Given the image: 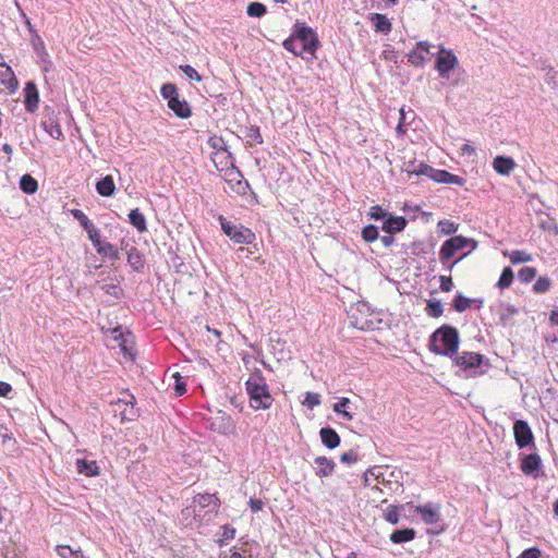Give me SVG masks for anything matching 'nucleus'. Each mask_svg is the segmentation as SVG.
Wrapping results in <instances>:
<instances>
[{
    "label": "nucleus",
    "instance_id": "nucleus-1",
    "mask_svg": "<svg viewBox=\"0 0 558 558\" xmlns=\"http://www.w3.org/2000/svg\"><path fill=\"white\" fill-rule=\"evenodd\" d=\"M459 343L458 329L444 325L430 336L429 350L435 354L453 357L458 353Z\"/></svg>",
    "mask_w": 558,
    "mask_h": 558
},
{
    "label": "nucleus",
    "instance_id": "nucleus-2",
    "mask_svg": "<svg viewBox=\"0 0 558 558\" xmlns=\"http://www.w3.org/2000/svg\"><path fill=\"white\" fill-rule=\"evenodd\" d=\"M250 404L255 410H267L271 407L274 398L271 397L266 379L259 369L252 373L245 383Z\"/></svg>",
    "mask_w": 558,
    "mask_h": 558
},
{
    "label": "nucleus",
    "instance_id": "nucleus-3",
    "mask_svg": "<svg viewBox=\"0 0 558 558\" xmlns=\"http://www.w3.org/2000/svg\"><path fill=\"white\" fill-rule=\"evenodd\" d=\"M404 171L408 173L409 177H411L412 174L426 175L438 183L454 184L459 186H462L465 183V180L462 177L452 174L446 170L434 169L430 166L423 162L420 163L418 166H415L414 161H410L405 165Z\"/></svg>",
    "mask_w": 558,
    "mask_h": 558
},
{
    "label": "nucleus",
    "instance_id": "nucleus-4",
    "mask_svg": "<svg viewBox=\"0 0 558 558\" xmlns=\"http://www.w3.org/2000/svg\"><path fill=\"white\" fill-rule=\"evenodd\" d=\"M219 221L223 233L238 244H252L255 241V233L241 225H234L220 216Z\"/></svg>",
    "mask_w": 558,
    "mask_h": 558
},
{
    "label": "nucleus",
    "instance_id": "nucleus-5",
    "mask_svg": "<svg viewBox=\"0 0 558 558\" xmlns=\"http://www.w3.org/2000/svg\"><path fill=\"white\" fill-rule=\"evenodd\" d=\"M293 36L302 43V51L314 54L319 46L316 33L305 23L296 22L294 25Z\"/></svg>",
    "mask_w": 558,
    "mask_h": 558
},
{
    "label": "nucleus",
    "instance_id": "nucleus-6",
    "mask_svg": "<svg viewBox=\"0 0 558 558\" xmlns=\"http://www.w3.org/2000/svg\"><path fill=\"white\" fill-rule=\"evenodd\" d=\"M456 365L463 372H470L472 375H476V368L481 367L484 363V355L475 352L464 351L454 356Z\"/></svg>",
    "mask_w": 558,
    "mask_h": 558
},
{
    "label": "nucleus",
    "instance_id": "nucleus-7",
    "mask_svg": "<svg viewBox=\"0 0 558 558\" xmlns=\"http://www.w3.org/2000/svg\"><path fill=\"white\" fill-rule=\"evenodd\" d=\"M194 508L192 512L195 514V517H201V510L205 509L206 513H214L217 512L220 501L219 499L211 494H198L193 499ZM186 513H191L190 508H186Z\"/></svg>",
    "mask_w": 558,
    "mask_h": 558
},
{
    "label": "nucleus",
    "instance_id": "nucleus-8",
    "mask_svg": "<svg viewBox=\"0 0 558 558\" xmlns=\"http://www.w3.org/2000/svg\"><path fill=\"white\" fill-rule=\"evenodd\" d=\"M458 64V59L451 50H447L446 48H440L437 60H436V70L438 74L442 78L449 77V72L453 70Z\"/></svg>",
    "mask_w": 558,
    "mask_h": 558
},
{
    "label": "nucleus",
    "instance_id": "nucleus-9",
    "mask_svg": "<svg viewBox=\"0 0 558 558\" xmlns=\"http://www.w3.org/2000/svg\"><path fill=\"white\" fill-rule=\"evenodd\" d=\"M515 444L519 448L534 446V436L525 421L518 420L513 425Z\"/></svg>",
    "mask_w": 558,
    "mask_h": 558
},
{
    "label": "nucleus",
    "instance_id": "nucleus-10",
    "mask_svg": "<svg viewBox=\"0 0 558 558\" xmlns=\"http://www.w3.org/2000/svg\"><path fill=\"white\" fill-rule=\"evenodd\" d=\"M415 511L420 513L421 519L425 524H435L440 519V507L432 502L423 506H416Z\"/></svg>",
    "mask_w": 558,
    "mask_h": 558
},
{
    "label": "nucleus",
    "instance_id": "nucleus-11",
    "mask_svg": "<svg viewBox=\"0 0 558 558\" xmlns=\"http://www.w3.org/2000/svg\"><path fill=\"white\" fill-rule=\"evenodd\" d=\"M24 105L28 112H35L39 104V93L34 82H27L24 88Z\"/></svg>",
    "mask_w": 558,
    "mask_h": 558
},
{
    "label": "nucleus",
    "instance_id": "nucleus-12",
    "mask_svg": "<svg viewBox=\"0 0 558 558\" xmlns=\"http://www.w3.org/2000/svg\"><path fill=\"white\" fill-rule=\"evenodd\" d=\"M112 333H113V339L118 342V345L120 347L124 356L133 360L134 354H133V348H132L133 341L130 339L131 333L124 335L119 327L113 328Z\"/></svg>",
    "mask_w": 558,
    "mask_h": 558
},
{
    "label": "nucleus",
    "instance_id": "nucleus-13",
    "mask_svg": "<svg viewBox=\"0 0 558 558\" xmlns=\"http://www.w3.org/2000/svg\"><path fill=\"white\" fill-rule=\"evenodd\" d=\"M208 144L217 150L211 157L215 165H217V158L220 157V155L225 159H232V154L228 150V145L222 137L213 136L208 140Z\"/></svg>",
    "mask_w": 558,
    "mask_h": 558
},
{
    "label": "nucleus",
    "instance_id": "nucleus-14",
    "mask_svg": "<svg viewBox=\"0 0 558 558\" xmlns=\"http://www.w3.org/2000/svg\"><path fill=\"white\" fill-rule=\"evenodd\" d=\"M515 166V161L507 156H497L493 160L494 170L501 175H509Z\"/></svg>",
    "mask_w": 558,
    "mask_h": 558
},
{
    "label": "nucleus",
    "instance_id": "nucleus-15",
    "mask_svg": "<svg viewBox=\"0 0 558 558\" xmlns=\"http://www.w3.org/2000/svg\"><path fill=\"white\" fill-rule=\"evenodd\" d=\"M541 458L537 453L526 454L521 460V470L526 475H532L541 468Z\"/></svg>",
    "mask_w": 558,
    "mask_h": 558
},
{
    "label": "nucleus",
    "instance_id": "nucleus-16",
    "mask_svg": "<svg viewBox=\"0 0 558 558\" xmlns=\"http://www.w3.org/2000/svg\"><path fill=\"white\" fill-rule=\"evenodd\" d=\"M314 462L317 465L315 471L317 476L327 477L332 475L336 468V463L332 460L326 457H317Z\"/></svg>",
    "mask_w": 558,
    "mask_h": 558
},
{
    "label": "nucleus",
    "instance_id": "nucleus-17",
    "mask_svg": "<svg viewBox=\"0 0 558 558\" xmlns=\"http://www.w3.org/2000/svg\"><path fill=\"white\" fill-rule=\"evenodd\" d=\"M320 439L328 449H335L340 445V436L331 427H323L319 430Z\"/></svg>",
    "mask_w": 558,
    "mask_h": 558
},
{
    "label": "nucleus",
    "instance_id": "nucleus-18",
    "mask_svg": "<svg viewBox=\"0 0 558 558\" xmlns=\"http://www.w3.org/2000/svg\"><path fill=\"white\" fill-rule=\"evenodd\" d=\"M0 83L11 90L17 87V81L12 69L5 63L0 64Z\"/></svg>",
    "mask_w": 558,
    "mask_h": 558
},
{
    "label": "nucleus",
    "instance_id": "nucleus-19",
    "mask_svg": "<svg viewBox=\"0 0 558 558\" xmlns=\"http://www.w3.org/2000/svg\"><path fill=\"white\" fill-rule=\"evenodd\" d=\"M96 191L104 197H110L116 192V184L111 175H106L96 183Z\"/></svg>",
    "mask_w": 558,
    "mask_h": 558
},
{
    "label": "nucleus",
    "instance_id": "nucleus-20",
    "mask_svg": "<svg viewBox=\"0 0 558 558\" xmlns=\"http://www.w3.org/2000/svg\"><path fill=\"white\" fill-rule=\"evenodd\" d=\"M407 226V220L403 217H392L384 221L383 230L387 233L393 234L395 232L402 231Z\"/></svg>",
    "mask_w": 558,
    "mask_h": 558
},
{
    "label": "nucleus",
    "instance_id": "nucleus-21",
    "mask_svg": "<svg viewBox=\"0 0 558 558\" xmlns=\"http://www.w3.org/2000/svg\"><path fill=\"white\" fill-rule=\"evenodd\" d=\"M168 107L181 119H187L192 114L189 102L186 100H181L179 97L169 104Z\"/></svg>",
    "mask_w": 558,
    "mask_h": 558
},
{
    "label": "nucleus",
    "instance_id": "nucleus-22",
    "mask_svg": "<svg viewBox=\"0 0 558 558\" xmlns=\"http://www.w3.org/2000/svg\"><path fill=\"white\" fill-rule=\"evenodd\" d=\"M126 254H128V263L133 268V270L137 271V272L142 271V269L144 268V260H143V257H142V254L140 253V251L136 247L131 246L126 251Z\"/></svg>",
    "mask_w": 558,
    "mask_h": 558
},
{
    "label": "nucleus",
    "instance_id": "nucleus-23",
    "mask_svg": "<svg viewBox=\"0 0 558 558\" xmlns=\"http://www.w3.org/2000/svg\"><path fill=\"white\" fill-rule=\"evenodd\" d=\"M130 223L141 233L147 231L146 218L138 208L132 209L129 214Z\"/></svg>",
    "mask_w": 558,
    "mask_h": 558
},
{
    "label": "nucleus",
    "instance_id": "nucleus-24",
    "mask_svg": "<svg viewBox=\"0 0 558 558\" xmlns=\"http://www.w3.org/2000/svg\"><path fill=\"white\" fill-rule=\"evenodd\" d=\"M416 532L413 529L396 530L390 534V541L395 544L407 543L414 539Z\"/></svg>",
    "mask_w": 558,
    "mask_h": 558
},
{
    "label": "nucleus",
    "instance_id": "nucleus-25",
    "mask_svg": "<svg viewBox=\"0 0 558 558\" xmlns=\"http://www.w3.org/2000/svg\"><path fill=\"white\" fill-rule=\"evenodd\" d=\"M76 469L78 473L85 474L86 476H94L99 473L96 461H87L85 459H77Z\"/></svg>",
    "mask_w": 558,
    "mask_h": 558
},
{
    "label": "nucleus",
    "instance_id": "nucleus-26",
    "mask_svg": "<svg viewBox=\"0 0 558 558\" xmlns=\"http://www.w3.org/2000/svg\"><path fill=\"white\" fill-rule=\"evenodd\" d=\"M376 32L387 34L391 31V23L384 14L374 13L372 16Z\"/></svg>",
    "mask_w": 558,
    "mask_h": 558
},
{
    "label": "nucleus",
    "instance_id": "nucleus-27",
    "mask_svg": "<svg viewBox=\"0 0 558 558\" xmlns=\"http://www.w3.org/2000/svg\"><path fill=\"white\" fill-rule=\"evenodd\" d=\"M20 187L23 192L27 194H33L37 191L38 183L32 175L24 174L20 180Z\"/></svg>",
    "mask_w": 558,
    "mask_h": 558
},
{
    "label": "nucleus",
    "instance_id": "nucleus-28",
    "mask_svg": "<svg viewBox=\"0 0 558 558\" xmlns=\"http://www.w3.org/2000/svg\"><path fill=\"white\" fill-rule=\"evenodd\" d=\"M518 308L512 304L502 305L500 320L504 326L512 325V317L518 314Z\"/></svg>",
    "mask_w": 558,
    "mask_h": 558
},
{
    "label": "nucleus",
    "instance_id": "nucleus-29",
    "mask_svg": "<svg viewBox=\"0 0 558 558\" xmlns=\"http://www.w3.org/2000/svg\"><path fill=\"white\" fill-rule=\"evenodd\" d=\"M349 404H350L349 398H344V397L340 398V400L333 404V411L338 414H341L344 420L352 421L353 414L345 410L349 407Z\"/></svg>",
    "mask_w": 558,
    "mask_h": 558
},
{
    "label": "nucleus",
    "instance_id": "nucleus-30",
    "mask_svg": "<svg viewBox=\"0 0 558 558\" xmlns=\"http://www.w3.org/2000/svg\"><path fill=\"white\" fill-rule=\"evenodd\" d=\"M456 254L453 244L448 240L444 242L439 252V259L442 264H447Z\"/></svg>",
    "mask_w": 558,
    "mask_h": 558
},
{
    "label": "nucleus",
    "instance_id": "nucleus-31",
    "mask_svg": "<svg viewBox=\"0 0 558 558\" xmlns=\"http://www.w3.org/2000/svg\"><path fill=\"white\" fill-rule=\"evenodd\" d=\"M160 93L165 99L168 100V105L171 104L179 97L178 88L174 84L166 83L161 86Z\"/></svg>",
    "mask_w": 558,
    "mask_h": 558
},
{
    "label": "nucleus",
    "instance_id": "nucleus-32",
    "mask_svg": "<svg viewBox=\"0 0 558 558\" xmlns=\"http://www.w3.org/2000/svg\"><path fill=\"white\" fill-rule=\"evenodd\" d=\"M98 254L108 256L112 260H118L120 258L119 250L109 242H105L104 245L98 247Z\"/></svg>",
    "mask_w": 558,
    "mask_h": 558
},
{
    "label": "nucleus",
    "instance_id": "nucleus-33",
    "mask_svg": "<svg viewBox=\"0 0 558 558\" xmlns=\"http://www.w3.org/2000/svg\"><path fill=\"white\" fill-rule=\"evenodd\" d=\"M427 54L426 52L414 49L408 54V60L414 66H423L427 61Z\"/></svg>",
    "mask_w": 558,
    "mask_h": 558
},
{
    "label": "nucleus",
    "instance_id": "nucleus-34",
    "mask_svg": "<svg viewBox=\"0 0 558 558\" xmlns=\"http://www.w3.org/2000/svg\"><path fill=\"white\" fill-rule=\"evenodd\" d=\"M266 12V5L260 2H251L246 8V13L252 17H262Z\"/></svg>",
    "mask_w": 558,
    "mask_h": 558
},
{
    "label": "nucleus",
    "instance_id": "nucleus-35",
    "mask_svg": "<svg viewBox=\"0 0 558 558\" xmlns=\"http://www.w3.org/2000/svg\"><path fill=\"white\" fill-rule=\"evenodd\" d=\"M426 313L430 317H439L444 313L442 304L439 300H429L426 306Z\"/></svg>",
    "mask_w": 558,
    "mask_h": 558
},
{
    "label": "nucleus",
    "instance_id": "nucleus-36",
    "mask_svg": "<svg viewBox=\"0 0 558 558\" xmlns=\"http://www.w3.org/2000/svg\"><path fill=\"white\" fill-rule=\"evenodd\" d=\"M43 125H44L45 131L52 138L60 140L63 137L62 130L58 123H56L53 121H49V122H43Z\"/></svg>",
    "mask_w": 558,
    "mask_h": 558
},
{
    "label": "nucleus",
    "instance_id": "nucleus-37",
    "mask_svg": "<svg viewBox=\"0 0 558 558\" xmlns=\"http://www.w3.org/2000/svg\"><path fill=\"white\" fill-rule=\"evenodd\" d=\"M513 281V271L510 267L504 268L499 280L497 282V286L500 289L509 288Z\"/></svg>",
    "mask_w": 558,
    "mask_h": 558
},
{
    "label": "nucleus",
    "instance_id": "nucleus-38",
    "mask_svg": "<svg viewBox=\"0 0 558 558\" xmlns=\"http://www.w3.org/2000/svg\"><path fill=\"white\" fill-rule=\"evenodd\" d=\"M472 300L468 299L461 293H458L453 300V308L462 313L471 306Z\"/></svg>",
    "mask_w": 558,
    "mask_h": 558
},
{
    "label": "nucleus",
    "instance_id": "nucleus-39",
    "mask_svg": "<svg viewBox=\"0 0 558 558\" xmlns=\"http://www.w3.org/2000/svg\"><path fill=\"white\" fill-rule=\"evenodd\" d=\"M71 213H72L73 217L84 228L85 231L92 229V227L95 226L82 210L73 209Z\"/></svg>",
    "mask_w": 558,
    "mask_h": 558
},
{
    "label": "nucleus",
    "instance_id": "nucleus-40",
    "mask_svg": "<svg viewBox=\"0 0 558 558\" xmlns=\"http://www.w3.org/2000/svg\"><path fill=\"white\" fill-rule=\"evenodd\" d=\"M57 553L62 558H78L80 554H82V550L72 549L70 546L66 545H59L57 546Z\"/></svg>",
    "mask_w": 558,
    "mask_h": 558
},
{
    "label": "nucleus",
    "instance_id": "nucleus-41",
    "mask_svg": "<svg viewBox=\"0 0 558 558\" xmlns=\"http://www.w3.org/2000/svg\"><path fill=\"white\" fill-rule=\"evenodd\" d=\"M512 264L526 263L532 260V256L524 251H513L509 255Z\"/></svg>",
    "mask_w": 558,
    "mask_h": 558
},
{
    "label": "nucleus",
    "instance_id": "nucleus-42",
    "mask_svg": "<svg viewBox=\"0 0 558 558\" xmlns=\"http://www.w3.org/2000/svg\"><path fill=\"white\" fill-rule=\"evenodd\" d=\"M551 287V281L549 280V278L547 277H539L534 286H533V290L536 292V293H546L547 291H549Z\"/></svg>",
    "mask_w": 558,
    "mask_h": 558
},
{
    "label": "nucleus",
    "instance_id": "nucleus-43",
    "mask_svg": "<svg viewBox=\"0 0 558 558\" xmlns=\"http://www.w3.org/2000/svg\"><path fill=\"white\" fill-rule=\"evenodd\" d=\"M362 238L366 242H374L378 239V229L377 227L369 225L363 228Z\"/></svg>",
    "mask_w": 558,
    "mask_h": 558
},
{
    "label": "nucleus",
    "instance_id": "nucleus-44",
    "mask_svg": "<svg viewBox=\"0 0 558 558\" xmlns=\"http://www.w3.org/2000/svg\"><path fill=\"white\" fill-rule=\"evenodd\" d=\"M536 276V269L534 267H523L518 272L520 281L527 283Z\"/></svg>",
    "mask_w": 558,
    "mask_h": 558
},
{
    "label": "nucleus",
    "instance_id": "nucleus-45",
    "mask_svg": "<svg viewBox=\"0 0 558 558\" xmlns=\"http://www.w3.org/2000/svg\"><path fill=\"white\" fill-rule=\"evenodd\" d=\"M371 477H374L375 481H379L381 477V468L374 466L368 469L364 474V484L365 486H371Z\"/></svg>",
    "mask_w": 558,
    "mask_h": 558
},
{
    "label": "nucleus",
    "instance_id": "nucleus-46",
    "mask_svg": "<svg viewBox=\"0 0 558 558\" xmlns=\"http://www.w3.org/2000/svg\"><path fill=\"white\" fill-rule=\"evenodd\" d=\"M245 136L253 141V143H251V145L263 143V137H262L259 129L257 126L247 128Z\"/></svg>",
    "mask_w": 558,
    "mask_h": 558
},
{
    "label": "nucleus",
    "instance_id": "nucleus-47",
    "mask_svg": "<svg viewBox=\"0 0 558 558\" xmlns=\"http://www.w3.org/2000/svg\"><path fill=\"white\" fill-rule=\"evenodd\" d=\"M545 83L553 89L558 87V72L549 68L545 74Z\"/></svg>",
    "mask_w": 558,
    "mask_h": 558
},
{
    "label": "nucleus",
    "instance_id": "nucleus-48",
    "mask_svg": "<svg viewBox=\"0 0 558 558\" xmlns=\"http://www.w3.org/2000/svg\"><path fill=\"white\" fill-rule=\"evenodd\" d=\"M180 70L192 81L201 82L202 75L190 64L180 65Z\"/></svg>",
    "mask_w": 558,
    "mask_h": 558
},
{
    "label": "nucleus",
    "instance_id": "nucleus-49",
    "mask_svg": "<svg viewBox=\"0 0 558 558\" xmlns=\"http://www.w3.org/2000/svg\"><path fill=\"white\" fill-rule=\"evenodd\" d=\"M86 232L88 234V239L92 241L93 245L98 251V247L105 244V242H102L100 240L99 230L94 226V227H92V229L87 230Z\"/></svg>",
    "mask_w": 558,
    "mask_h": 558
},
{
    "label": "nucleus",
    "instance_id": "nucleus-50",
    "mask_svg": "<svg viewBox=\"0 0 558 558\" xmlns=\"http://www.w3.org/2000/svg\"><path fill=\"white\" fill-rule=\"evenodd\" d=\"M438 228L441 233L451 234L457 231L458 226L449 220H441L438 222Z\"/></svg>",
    "mask_w": 558,
    "mask_h": 558
},
{
    "label": "nucleus",
    "instance_id": "nucleus-51",
    "mask_svg": "<svg viewBox=\"0 0 558 558\" xmlns=\"http://www.w3.org/2000/svg\"><path fill=\"white\" fill-rule=\"evenodd\" d=\"M385 519L391 524H398L399 522V514H398V507L390 506L387 508L385 512Z\"/></svg>",
    "mask_w": 558,
    "mask_h": 558
},
{
    "label": "nucleus",
    "instance_id": "nucleus-52",
    "mask_svg": "<svg viewBox=\"0 0 558 558\" xmlns=\"http://www.w3.org/2000/svg\"><path fill=\"white\" fill-rule=\"evenodd\" d=\"M303 403L311 408L319 405L320 404V395L315 393V392H306Z\"/></svg>",
    "mask_w": 558,
    "mask_h": 558
},
{
    "label": "nucleus",
    "instance_id": "nucleus-53",
    "mask_svg": "<svg viewBox=\"0 0 558 558\" xmlns=\"http://www.w3.org/2000/svg\"><path fill=\"white\" fill-rule=\"evenodd\" d=\"M282 45H283L284 49L292 52L294 56L302 54V49L296 50V48H295V37L293 35L291 37L287 38Z\"/></svg>",
    "mask_w": 558,
    "mask_h": 558
},
{
    "label": "nucleus",
    "instance_id": "nucleus-54",
    "mask_svg": "<svg viewBox=\"0 0 558 558\" xmlns=\"http://www.w3.org/2000/svg\"><path fill=\"white\" fill-rule=\"evenodd\" d=\"M359 460V454L354 450H350L348 452H343L340 456V461L347 464H353Z\"/></svg>",
    "mask_w": 558,
    "mask_h": 558
},
{
    "label": "nucleus",
    "instance_id": "nucleus-55",
    "mask_svg": "<svg viewBox=\"0 0 558 558\" xmlns=\"http://www.w3.org/2000/svg\"><path fill=\"white\" fill-rule=\"evenodd\" d=\"M101 290L105 291L107 294L112 295L116 299H119L120 294H121V288L113 283L104 284L101 287Z\"/></svg>",
    "mask_w": 558,
    "mask_h": 558
},
{
    "label": "nucleus",
    "instance_id": "nucleus-56",
    "mask_svg": "<svg viewBox=\"0 0 558 558\" xmlns=\"http://www.w3.org/2000/svg\"><path fill=\"white\" fill-rule=\"evenodd\" d=\"M174 377H175L174 392L177 396H182L186 392V385L182 380V377L179 375V373H177L174 375Z\"/></svg>",
    "mask_w": 558,
    "mask_h": 558
},
{
    "label": "nucleus",
    "instance_id": "nucleus-57",
    "mask_svg": "<svg viewBox=\"0 0 558 558\" xmlns=\"http://www.w3.org/2000/svg\"><path fill=\"white\" fill-rule=\"evenodd\" d=\"M548 413L550 417L558 424V398L553 399L548 403Z\"/></svg>",
    "mask_w": 558,
    "mask_h": 558
},
{
    "label": "nucleus",
    "instance_id": "nucleus-58",
    "mask_svg": "<svg viewBox=\"0 0 558 558\" xmlns=\"http://www.w3.org/2000/svg\"><path fill=\"white\" fill-rule=\"evenodd\" d=\"M440 289L444 292H450L453 289V281L451 277L440 276Z\"/></svg>",
    "mask_w": 558,
    "mask_h": 558
},
{
    "label": "nucleus",
    "instance_id": "nucleus-59",
    "mask_svg": "<svg viewBox=\"0 0 558 558\" xmlns=\"http://www.w3.org/2000/svg\"><path fill=\"white\" fill-rule=\"evenodd\" d=\"M518 558H541V550L536 547L525 549Z\"/></svg>",
    "mask_w": 558,
    "mask_h": 558
},
{
    "label": "nucleus",
    "instance_id": "nucleus-60",
    "mask_svg": "<svg viewBox=\"0 0 558 558\" xmlns=\"http://www.w3.org/2000/svg\"><path fill=\"white\" fill-rule=\"evenodd\" d=\"M369 214H371V217L376 220L384 219L387 215L386 211L378 205L371 207Z\"/></svg>",
    "mask_w": 558,
    "mask_h": 558
},
{
    "label": "nucleus",
    "instance_id": "nucleus-61",
    "mask_svg": "<svg viewBox=\"0 0 558 558\" xmlns=\"http://www.w3.org/2000/svg\"><path fill=\"white\" fill-rule=\"evenodd\" d=\"M376 483H377V485L374 486L373 489H376V490H379L380 493H383L384 489L378 486V485H381L383 487H387L389 490H392V488H391L392 482L389 480H386L383 472H381V477L379 478V481H376Z\"/></svg>",
    "mask_w": 558,
    "mask_h": 558
},
{
    "label": "nucleus",
    "instance_id": "nucleus-62",
    "mask_svg": "<svg viewBox=\"0 0 558 558\" xmlns=\"http://www.w3.org/2000/svg\"><path fill=\"white\" fill-rule=\"evenodd\" d=\"M222 538L228 541V539H232L234 538L235 536V529L226 524L222 526V534H221Z\"/></svg>",
    "mask_w": 558,
    "mask_h": 558
},
{
    "label": "nucleus",
    "instance_id": "nucleus-63",
    "mask_svg": "<svg viewBox=\"0 0 558 558\" xmlns=\"http://www.w3.org/2000/svg\"><path fill=\"white\" fill-rule=\"evenodd\" d=\"M248 505L253 512H258L264 507L263 500L256 498H251Z\"/></svg>",
    "mask_w": 558,
    "mask_h": 558
},
{
    "label": "nucleus",
    "instance_id": "nucleus-64",
    "mask_svg": "<svg viewBox=\"0 0 558 558\" xmlns=\"http://www.w3.org/2000/svg\"><path fill=\"white\" fill-rule=\"evenodd\" d=\"M468 245H471V250H475L477 246V242L473 239H468V238L462 236V243H460V248L462 250V248L466 247Z\"/></svg>",
    "mask_w": 558,
    "mask_h": 558
}]
</instances>
